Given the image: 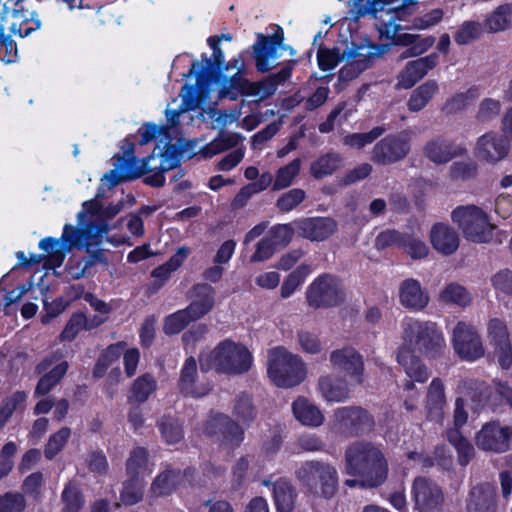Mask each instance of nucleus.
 I'll list each match as a JSON object with an SVG mask.
<instances>
[{
    "label": "nucleus",
    "instance_id": "1",
    "mask_svg": "<svg viewBox=\"0 0 512 512\" xmlns=\"http://www.w3.org/2000/svg\"><path fill=\"white\" fill-rule=\"evenodd\" d=\"M343 472L354 477L344 482L350 488H377L387 480L389 465L380 445L358 440L345 449Z\"/></svg>",
    "mask_w": 512,
    "mask_h": 512
},
{
    "label": "nucleus",
    "instance_id": "2",
    "mask_svg": "<svg viewBox=\"0 0 512 512\" xmlns=\"http://www.w3.org/2000/svg\"><path fill=\"white\" fill-rule=\"evenodd\" d=\"M368 3L372 6L374 25L380 37L395 44L410 46L402 53L401 59L420 55L434 44L433 37L420 39L414 34L400 33L405 28L401 24L405 15V0H368Z\"/></svg>",
    "mask_w": 512,
    "mask_h": 512
},
{
    "label": "nucleus",
    "instance_id": "3",
    "mask_svg": "<svg viewBox=\"0 0 512 512\" xmlns=\"http://www.w3.org/2000/svg\"><path fill=\"white\" fill-rule=\"evenodd\" d=\"M219 39L210 37L208 44L212 48L213 61L203 58L201 61L192 63L186 76L194 75L196 78L195 86H183L180 96L182 97L183 110H195L210 100V93L215 92V86L218 80L213 77L214 64L218 67L224 61V53L218 45Z\"/></svg>",
    "mask_w": 512,
    "mask_h": 512
},
{
    "label": "nucleus",
    "instance_id": "4",
    "mask_svg": "<svg viewBox=\"0 0 512 512\" xmlns=\"http://www.w3.org/2000/svg\"><path fill=\"white\" fill-rule=\"evenodd\" d=\"M253 363V356L248 348L239 342L225 339L208 352L200 356L202 369H215L226 374H243Z\"/></svg>",
    "mask_w": 512,
    "mask_h": 512
},
{
    "label": "nucleus",
    "instance_id": "5",
    "mask_svg": "<svg viewBox=\"0 0 512 512\" xmlns=\"http://www.w3.org/2000/svg\"><path fill=\"white\" fill-rule=\"evenodd\" d=\"M401 329V347L419 351L430 358L441 355L446 347L442 331L433 322L408 317L401 322Z\"/></svg>",
    "mask_w": 512,
    "mask_h": 512
},
{
    "label": "nucleus",
    "instance_id": "6",
    "mask_svg": "<svg viewBox=\"0 0 512 512\" xmlns=\"http://www.w3.org/2000/svg\"><path fill=\"white\" fill-rule=\"evenodd\" d=\"M451 219L466 240L477 244L491 242L497 230V226L491 222L489 214L474 204L456 207L451 213Z\"/></svg>",
    "mask_w": 512,
    "mask_h": 512
},
{
    "label": "nucleus",
    "instance_id": "7",
    "mask_svg": "<svg viewBox=\"0 0 512 512\" xmlns=\"http://www.w3.org/2000/svg\"><path fill=\"white\" fill-rule=\"evenodd\" d=\"M267 373L276 386L289 388L305 379L306 368L298 355L284 347H275L268 351Z\"/></svg>",
    "mask_w": 512,
    "mask_h": 512
},
{
    "label": "nucleus",
    "instance_id": "8",
    "mask_svg": "<svg viewBox=\"0 0 512 512\" xmlns=\"http://www.w3.org/2000/svg\"><path fill=\"white\" fill-rule=\"evenodd\" d=\"M193 301L188 307L167 316L163 330L173 335L181 332L189 323L205 316L214 306V289L208 284H197L192 290Z\"/></svg>",
    "mask_w": 512,
    "mask_h": 512
},
{
    "label": "nucleus",
    "instance_id": "9",
    "mask_svg": "<svg viewBox=\"0 0 512 512\" xmlns=\"http://www.w3.org/2000/svg\"><path fill=\"white\" fill-rule=\"evenodd\" d=\"M296 476L311 493L324 498H331L338 489L337 469L328 462H305L297 470Z\"/></svg>",
    "mask_w": 512,
    "mask_h": 512
},
{
    "label": "nucleus",
    "instance_id": "10",
    "mask_svg": "<svg viewBox=\"0 0 512 512\" xmlns=\"http://www.w3.org/2000/svg\"><path fill=\"white\" fill-rule=\"evenodd\" d=\"M306 300L308 305L314 308L338 306L345 300L344 285L334 275H320L308 286Z\"/></svg>",
    "mask_w": 512,
    "mask_h": 512
},
{
    "label": "nucleus",
    "instance_id": "11",
    "mask_svg": "<svg viewBox=\"0 0 512 512\" xmlns=\"http://www.w3.org/2000/svg\"><path fill=\"white\" fill-rule=\"evenodd\" d=\"M397 362L403 368L405 374L410 380L404 383V390L407 392L404 401L405 408L409 411L416 409L417 400L420 396L419 392L415 389L413 382L424 383L428 380L430 372L428 368L422 363L414 351L407 347L399 346L397 352Z\"/></svg>",
    "mask_w": 512,
    "mask_h": 512
},
{
    "label": "nucleus",
    "instance_id": "12",
    "mask_svg": "<svg viewBox=\"0 0 512 512\" xmlns=\"http://www.w3.org/2000/svg\"><path fill=\"white\" fill-rule=\"evenodd\" d=\"M104 214L96 199L85 201L82 210L77 215L80 228H74L69 224L64 226L61 236L63 249L69 251L73 247L89 246L91 243L88 241V234L92 232V218H100Z\"/></svg>",
    "mask_w": 512,
    "mask_h": 512
},
{
    "label": "nucleus",
    "instance_id": "13",
    "mask_svg": "<svg viewBox=\"0 0 512 512\" xmlns=\"http://www.w3.org/2000/svg\"><path fill=\"white\" fill-rule=\"evenodd\" d=\"M134 152L135 145L133 143H126L123 147V157L117 159L118 164L116 167L106 173L102 181L107 182L110 187H113L122 180L138 178L151 170L152 168L148 167V162L154 160V155L138 159L134 156Z\"/></svg>",
    "mask_w": 512,
    "mask_h": 512
},
{
    "label": "nucleus",
    "instance_id": "14",
    "mask_svg": "<svg viewBox=\"0 0 512 512\" xmlns=\"http://www.w3.org/2000/svg\"><path fill=\"white\" fill-rule=\"evenodd\" d=\"M388 50V45H361L353 46L342 52V60H347L339 71V79L350 81L356 78L362 71L368 67V61L371 57L380 56Z\"/></svg>",
    "mask_w": 512,
    "mask_h": 512
},
{
    "label": "nucleus",
    "instance_id": "15",
    "mask_svg": "<svg viewBox=\"0 0 512 512\" xmlns=\"http://www.w3.org/2000/svg\"><path fill=\"white\" fill-rule=\"evenodd\" d=\"M187 110L182 109V105L178 110L167 108L165 111L166 119L168 122L167 126H157L152 123H147L139 128L138 134L140 136L139 144L146 145L149 142L156 140V147L153 152L163 153L169 147H176L171 144L172 137L170 135V129L174 128L179 122V116L181 113Z\"/></svg>",
    "mask_w": 512,
    "mask_h": 512
},
{
    "label": "nucleus",
    "instance_id": "16",
    "mask_svg": "<svg viewBox=\"0 0 512 512\" xmlns=\"http://www.w3.org/2000/svg\"><path fill=\"white\" fill-rule=\"evenodd\" d=\"M373 424L371 416L360 407L337 408L333 414V428L349 435L367 433Z\"/></svg>",
    "mask_w": 512,
    "mask_h": 512
},
{
    "label": "nucleus",
    "instance_id": "17",
    "mask_svg": "<svg viewBox=\"0 0 512 512\" xmlns=\"http://www.w3.org/2000/svg\"><path fill=\"white\" fill-rule=\"evenodd\" d=\"M452 344L457 355L467 361H474L484 354L477 331L464 322H458L453 329Z\"/></svg>",
    "mask_w": 512,
    "mask_h": 512
},
{
    "label": "nucleus",
    "instance_id": "18",
    "mask_svg": "<svg viewBox=\"0 0 512 512\" xmlns=\"http://www.w3.org/2000/svg\"><path fill=\"white\" fill-rule=\"evenodd\" d=\"M511 439V427L492 421L482 426L476 434L475 443L484 451L503 453L508 450Z\"/></svg>",
    "mask_w": 512,
    "mask_h": 512
},
{
    "label": "nucleus",
    "instance_id": "19",
    "mask_svg": "<svg viewBox=\"0 0 512 512\" xmlns=\"http://www.w3.org/2000/svg\"><path fill=\"white\" fill-rule=\"evenodd\" d=\"M509 150V140L496 131H489L477 139L474 155L480 161L496 164L506 158Z\"/></svg>",
    "mask_w": 512,
    "mask_h": 512
},
{
    "label": "nucleus",
    "instance_id": "20",
    "mask_svg": "<svg viewBox=\"0 0 512 512\" xmlns=\"http://www.w3.org/2000/svg\"><path fill=\"white\" fill-rule=\"evenodd\" d=\"M410 135L401 132L390 135L377 143L373 149L372 159L381 164H391L403 159L410 150Z\"/></svg>",
    "mask_w": 512,
    "mask_h": 512
},
{
    "label": "nucleus",
    "instance_id": "21",
    "mask_svg": "<svg viewBox=\"0 0 512 512\" xmlns=\"http://www.w3.org/2000/svg\"><path fill=\"white\" fill-rule=\"evenodd\" d=\"M412 495L415 508L419 512H432L443 501L441 489L432 480L425 477H418L414 480Z\"/></svg>",
    "mask_w": 512,
    "mask_h": 512
},
{
    "label": "nucleus",
    "instance_id": "22",
    "mask_svg": "<svg viewBox=\"0 0 512 512\" xmlns=\"http://www.w3.org/2000/svg\"><path fill=\"white\" fill-rule=\"evenodd\" d=\"M424 156L436 165H443L453 158L463 156L467 148L463 144H457L443 137H435L429 140L423 148Z\"/></svg>",
    "mask_w": 512,
    "mask_h": 512
},
{
    "label": "nucleus",
    "instance_id": "23",
    "mask_svg": "<svg viewBox=\"0 0 512 512\" xmlns=\"http://www.w3.org/2000/svg\"><path fill=\"white\" fill-rule=\"evenodd\" d=\"M154 160L148 162V167L152 169L146 173L153 172L145 178V183L154 187H161L165 183L163 173L176 168L180 163L181 153L177 147H169L163 153L152 152Z\"/></svg>",
    "mask_w": 512,
    "mask_h": 512
},
{
    "label": "nucleus",
    "instance_id": "24",
    "mask_svg": "<svg viewBox=\"0 0 512 512\" xmlns=\"http://www.w3.org/2000/svg\"><path fill=\"white\" fill-rule=\"evenodd\" d=\"M329 359L335 369L346 372L358 384L363 383V358L354 348L344 347L334 350L331 352Z\"/></svg>",
    "mask_w": 512,
    "mask_h": 512
},
{
    "label": "nucleus",
    "instance_id": "25",
    "mask_svg": "<svg viewBox=\"0 0 512 512\" xmlns=\"http://www.w3.org/2000/svg\"><path fill=\"white\" fill-rule=\"evenodd\" d=\"M230 67L237 69V72L230 79H224L219 83L218 94L215 100L212 99V96L210 95V100H208L204 105L210 103L216 105L219 99L229 98L230 100H236L240 94L247 95V87L250 82L240 74L243 67L242 59H234L231 64L225 67V69L229 70Z\"/></svg>",
    "mask_w": 512,
    "mask_h": 512
},
{
    "label": "nucleus",
    "instance_id": "26",
    "mask_svg": "<svg viewBox=\"0 0 512 512\" xmlns=\"http://www.w3.org/2000/svg\"><path fill=\"white\" fill-rule=\"evenodd\" d=\"M9 15L13 18V22L9 28L11 35H18L21 38L28 37L32 32L41 28V21L35 11L26 9L22 0L14 2V8L9 6Z\"/></svg>",
    "mask_w": 512,
    "mask_h": 512
},
{
    "label": "nucleus",
    "instance_id": "27",
    "mask_svg": "<svg viewBox=\"0 0 512 512\" xmlns=\"http://www.w3.org/2000/svg\"><path fill=\"white\" fill-rule=\"evenodd\" d=\"M438 63V55L432 53L417 60L408 62L403 71L398 76V86L409 89L422 79L428 71L433 69Z\"/></svg>",
    "mask_w": 512,
    "mask_h": 512
},
{
    "label": "nucleus",
    "instance_id": "28",
    "mask_svg": "<svg viewBox=\"0 0 512 512\" xmlns=\"http://www.w3.org/2000/svg\"><path fill=\"white\" fill-rule=\"evenodd\" d=\"M446 406L444 383L440 378H434L428 386L425 400L427 419L442 424Z\"/></svg>",
    "mask_w": 512,
    "mask_h": 512
},
{
    "label": "nucleus",
    "instance_id": "29",
    "mask_svg": "<svg viewBox=\"0 0 512 512\" xmlns=\"http://www.w3.org/2000/svg\"><path fill=\"white\" fill-rule=\"evenodd\" d=\"M296 226L300 234L310 241H324L337 231V223L329 217L303 219Z\"/></svg>",
    "mask_w": 512,
    "mask_h": 512
},
{
    "label": "nucleus",
    "instance_id": "30",
    "mask_svg": "<svg viewBox=\"0 0 512 512\" xmlns=\"http://www.w3.org/2000/svg\"><path fill=\"white\" fill-rule=\"evenodd\" d=\"M204 432L209 435L220 433L224 441L238 445L243 440V430L240 426L223 414H215L207 422Z\"/></svg>",
    "mask_w": 512,
    "mask_h": 512
},
{
    "label": "nucleus",
    "instance_id": "31",
    "mask_svg": "<svg viewBox=\"0 0 512 512\" xmlns=\"http://www.w3.org/2000/svg\"><path fill=\"white\" fill-rule=\"evenodd\" d=\"M400 303L412 311H421L429 303L428 292L415 279L404 280L399 287Z\"/></svg>",
    "mask_w": 512,
    "mask_h": 512
},
{
    "label": "nucleus",
    "instance_id": "32",
    "mask_svg": "<svg viewBox=\"0 0 512 512\" xmlns=\"http://www.w3.org/2000/svg\"><path fill=\"white\" fill-rule=\"evenodd\" d=\"M430 242L438 253L451 255L457 251L460 239L454 228L447 224L436 223L430 231Z\"/></svg>",
    "mask_w": 512,
    "mask_h": 512
},
{
    "label": "nucleus",
    "instance_id": "33",
    "mask_svg": "<svg viewBox=\"0 0 512 512\" xmlns=\"http://www.w3.org/2000/svg\"><path fill=\"white\" fill-rule=\"evenodd\" d=\"M197 364L193 357L186 359L180 374L179 388L185 395L202 397L209 393L212 386L209 383H196Z\"/></svg>",
    "mask_w": 512,
    "mask_h": 512
},
{
    "label": "nucleus",
    "instance_id": "34",
    "mask_svg": "<svg viewBox=\"0 0 512 512\" xmlns=\"http://www.w3.org/2000/svg\"><path fill=\"white\" fill-rule=\"evenodd\" d=\"M292 413L298 422L307 427H319L325 420L321 409L304 396H299L293 401Z\"/></svg>",
    "mask_w": 512,
    "mask_h": 512
},
{
    "label": "nucleus",
    "instance_id": "35",
    "mask_svg": "<svg viewBox=\"0 0 512 512\" xmlns=\"http://www.w3.org/2000/svg\"><path fill=\"white\" fill-rule=\"evenodd\" d=\"M318 390L327 402H343L350 396V389L346 381L331 375L320 377Z\"/></svg>",
    "mask_w": 512,
    "mask_h": 512
},
{
    "label": "nucleus",
    "instance_id": "36",
    "mask_svg": "<svg viewBox=\"0 0 512 512\" xmlns=\"http://www.w3.org/2000/svg\"><path fill=\"white\" fill-rule=\"evenodd\" d=\"M254 53L258 71L267 72L276 66L280 48L270 44L267 37L259 35V41L254 44Z\"/></svg>",
    "mask_w": 512,
    "mask_h": 512
},
{
    "label": "nucleus",
    "instance_id": "37",
    "mask_svg": "<svg viewBox=\"0 0 512 512\" xmlns=\"http://www.w3.org/2000/svg\"><path fill=\"white\" fill-rule=\"evenodd\" d=\"M11 0H1L3 10L0 12V59L5 63H14L18 59V49L16 42L11 35L5 34L4 23L9 14V2Z\"/></svg>",
    "mask_w": 512,
    "mask_h": 512
},
{
    "label": "nucleus",
    "instance_id": "38",
    "mask_svg": "<svg viewBox=\"0 0 512 512\" xmlns=\"http://www.w3.org/2000/svg\"><path fill=\"white\" fill-rule=\"evenodd\" d=\"M186 476L181 471L176 469H167L161 472L153 481L151 485V493L154 496L170 495Z\"/></svg>",
    "mask_w": 512,
    "mask_h": 512
},
{
    "label": "nucleus",
    "instance_id": "39",
    "mask_svg": "<svg viewBox=\"0 0 512 512\" xmlns=\"http://www.w3.org/2000/svg\"><path fill=\"white\" fill-rule=\"evenodd\" d=\"M502 108L503 104L500 99L484 97L477 106L475 120L482 125L491 124L499 118Z\"/></svg>",
    "mask_w": 512,
    "mask_h": 512
},
{
    "label": "nucleus",
    "instance_id": "40",
    "mask_svg": "<svg viewBox=\"0 0 512 512\" xmlns=\"http://www.w3.org/2000/svg\"><path fill=\"white\" fill-rule=\"evenodd\" d=\"M157 381L146 373L138 377L132 384L128 402L143 403L156 391Z\"/></svg>",
    "mask_w": 512,
    "mask_h": 512
},
{
    "label": "nucleus",
    "instance_id": "41",
    "mask_svg": "<svg viewBox=\"0 0 512 512\" xmlns=\"http://www.w3.org/2000/svg\"><path fill=\"white\" fill-rule=\"evenodd\" d=\"M438 91V83L435 80H428L416 88L409 100L408 109L412 112L422 110Z\"/></svg>",
    "mask_w": 512,
    "mask_h": 512
},
{
    "label": "nucleus",
    "instance_id": "42",
    "mask_svg": "<svg viewBox=\"0 0 512 512\" xmlns=\"http://www.w3.org/2000/svg\"><path fill=\"white\" fill-rule=\"evenodd\" d=\"M273 494L279 512H292L294 509L295 492L290 483L280 479L274 483Z\"/></svg>",
    "mask_w": 512,
    "mask_h": 512
},
{
    "label": "nucleus",
    "instance_id": "43",
    "mask_svg": "<svg viewBox=\"0 0 512 512\" xmlns=\"http://www.w3.org/2000/svg\"><path fill=\"white\" fill-rule=\"evenodd\" d=\"M512 5L503 4L497 7L485 20L486 29L489 32H502L511 27Z\"/></svg>",
    "mask_w": 512,
    "mask_h": 512
},
{
    "label": "nucleus",
    "instance_id": "44",
    "mask_svg": "<svg viewBox=\"0 0 512 512\" xmlns=\"http://www.w3.org/2000/svg\"><path fill=\"white\" fill-rule=\"evenodd\" d=\"M125 349V342H118L108 346L107 349L100 355L94 367L93 375L97 378L103 377L108 368L118 361Z\"/></svg>",
    "mask_w": 512,
    "mask_h": 512
},
{
    "label": "nucleus",
    "instance_id": "45",
    "mask_svg": "<svg viewBox=\"0 0 512 512\" xmlns=\"http://www.w3.org/2000/svg\"><path fill=\"white\" fill-rule=\"evenodd\" d=\"M36 369L38 373H43L58 384L67 372L68 363L61 356L55 354L45 358Z\"/></svg>",
    "mask_w": 512,
    "mask_h": 512
},
{
    "label": "nucleus",
    "instance_id": "46",
    "mask_svg": "<svg viewBox=\"0 0 512 512\" xmlns=\"http://www.w3.org/2000/svg\"><path fill=\"white\" fill-rule=\"evenodd\" d=\"M102 318H94L93 321L90 323L86 316L81 313H74L70 320L68 321L67 325L65 326L64 330L61 333V338L63 340H73L77 334L83 330V329H91L95 326L100 325L103 323Z\"/></svg>",
    "mask_w": 512,
    "mask_h": 512
},
{
    "label": "nucleus",
    "instance_id": "47",
    "mask_svg": "<svg viewBox=\"0 0 512 512\" xmlns=\"http://www.w3.org/2000/svg\"><path fill=\"white\" fill-rule=\"evenodd\" d=\"M189 252V249L186 247L178 248L175 254L172 255L166 263L152 271V277L159 279L161 284L165 282L170 277L171 273L176 271L183 264Z\"/></svg>",
    "mask_w": 512,
    "mask_h": 512
},
{
    "label": "nucleus",
    "instance_id": "48",
    "mask_svg": "<svg viewBox=\"0 0 512 512\" xmlns=\"http://www.w3.org/2000/svg\"><path fill=\"white\" fill-rule=\"evenodd\" d=\"M439 298L447 304L465 307L471 303L472 297L465 287L458 283H449L440 292Z\"/></svg>",
    "mask_w": 512,
    "mask_h": 512
},
{
    "label": "nucleus",
    "instance_id": "49",
    "mask_svg": "<svg viewBox=\"0 0 512 512\" xmlns=\"http://www.w3.org/2000/svg\"><path fill=\"white\" fill-rule=\"evenodd\" d=\"M242 138L243 137L238 133L222 132L217 138H215L203 148L202 153L205 157H212L227 149L237 146Z\"/></svg>",
    "mask_w": 512,
    "mask_h": 512
},
{
    "label": "nucleus",
    "instance_id": "50",
    "mask_svg": "<svg viewBox=\"0 0 512 512\" xmlns=\"http://www.w3.org/2000/svg\"><path fill=\"white\" fill-rule=\"evenodd\" d=\"M126 470L133 479L151 472V469L148 467L147 451L144 448L137 447L132 450L126 462Z\"/></svg>",
    "mask_w": 512,
    "mask_h": 512
},
{
    "label": "nucleus",
    "instance_id": "51",
    "mask_svg": "<svg viewBox=\"0 0 512 512\" xmlns=\"http://www.w3.org/2000/svg\"><path fill=\"white\" fill-rule=\"evenodd\" d=\"M311 272L312 267L310 265L303 264L298 266L283 281L281 286V297L289 298L304 283Z\"/></svg>",
    "mask_w": 512,
    "mask_h": 512
},
{
    "label": "nucleus",
    "instance_id": "52",
    "mask_svg": "<svg viewBox=\"0 0 512 512\" xmlns=\"http://www.w3.org/2000/svg\"><path fill=\"white\" fill-rule=\"evenodd\" d=\"M341 158L338 154L328 153L319 157L311 164V174L313 177L320 179L331 175L340 167Z\"/></svg>",
    "mask_w": 512,
    "mask_h": 512
},
{
    "label": "nucleus",
    "instance_id": "53",
    "mask_svg": "<svg viewBox=\"0 0 512 512\" xmlns=\"http://www.w3.org/2000/svg\"><path fill=\"white\" fill-rule=\"evenodd\" d=\"M448 440L455 447L458 454V462L466 466L474 457V448L471 443L463 438L457 430L448 432Z\"/></svg>",
    "mask_w": 512,
    "mask_h": 512
},
{
    "label": "nucleus",
    "instance_id": "54",
    "mask_svg": "<svg viewBox=\"0 0 512 512\" xmlns=\"http://www.w3.org/2000/svg\"><path fill=\"white\" fill-rule=\"evenodd\" d=\"M300 168V159H294L289 164L279 168L273 182V190H281L289 187L294 178L299 174Z\"/></svg>",
    "mask_w": 512,
    "mask_h": 512
},
{
    "label": "nucleus",
    "instance_id": "55",
    "mask_svg": "<svg viewBox=\"0 0 512 512\" xmlns=\"http://www.w3.org/2000/svg\"><path fill=\"white\" fill-rule=\"evenodd\" d=\"M233 416L242 424H249L256 416L251 398L246 394L239 395L233 407Z\"/></svg>",
    "mask_w": 512,
    "mask_h": 512
},
{
    "label": "nucleus",
    "instance_id": "56",
    "mask_svg": "<svg viewBox=\"0 0 512 512\" xmlns=\"http://www.w3.org/2000/svg\"><path fill=\"white\" fill-rule=\"evenodd\" d=\"M488 336L495 349L511 344L507 325L497 318L489 321Z\"/></svg>",
    "mask_w": 512,
    "mask_h": 512
},
{
    "label": "nucleus",
    "instance_id": "57",
    "mask_svg": "<svg viewBox=\"0 0 512 512\" xmlns=\"http://www.w3.org/2000/svg\"><path fill=\"white\" fill-rule=\"evenodd\" d=\"M62 501L64 507L62 512H78L83 505V499L75 483L69 482L63 492Z\"/></svg>",
    "mask_w": 512,
    "mask_h": 512
},
{
    "label": "nucleus",
    "instance_id": "58",
    "mask_svg": "<svg viewBox=\"0 0 512 512\" xmlns=\"http://www.w3.org/2000/svg\"><path fill=\"white\" fill-rule=\"evenodd\" d=\"M159 429L167 444L178 443L183 438L181 426L172 417H163L159 422Z\"/></svg>",
    "mask_w": 512,
    "mask_h": 512
},
{
    "label": "nucleus",
    "instance_id": "59",
    "mask_svg": "<svg viewBox=\"0 0 512 512\" xmlns=\"http://www.w3.org/2000/svg\"><path fill=\"white\" fill-rule=\"evenodd\" d=\"M71 435V430L63 427L49 437L44 454L49 460L53 459L64 447Z\"/></svg>",
    "mask_w": 512,
    "mask_h": 512
},
{
    "label": "nucleus",
    "instance_id": "60",
    "mask_svg": "<svg viewBox=\"0 0 512 512\" xmlns=\"http://www.w3.org/2000/svg\"><path fill=\"white\" fill-rule=\"evenodd\" d=\"M26 393L17 391L6 398L0 407V429L7 423L13 412L26 400Z\"/></svg>",
    "mask_w": 512,
    "mask_h": 512
},
{
    "label": "nucleus",
    "instance_id": "61",
    "mask_svg": "<svg viewBox=\"0 0 512 512\" xmlns=\"http://www.w3.org/2000/svg\"><path fill=\"white\" fill-rule=\"evenodd\" d=\"M384 131L382 127H375L367 133L349 134L344 137V144L353 148H362L380 137Z\"/></svg>",
    "mask_w": 512,
    "mask_h": 512
},
{
    "label": "nucleus",
    "instance_id": "62",
    "mask_svg": "<svg viewBox=\"0 0 512 512\" xmlns=\"http://www.w3.org/2000/svg\"><path fill=\"white\" fill-rule=\"evenodd\" d=\"M482 33V26L476 21H466L455 34V41L459 45H466L477 39Z\"/></svg>",
    "mask_w": 512,
    "mask_h": 512
},
{
    "label": "nucleus",
    "instance_id": "63",
    "mask_svg": "<svg viewBox=\"0 0 512 512\" xmlns=\"http://www.w3.org/2000/svg\"><path fill=\"white\" fill-rule=\"evenodd\" d=\"M478 166L472 160L454 162L449 169L450 177L454 180H468L477 175Z\"/></svg>",
    "mask_w": 512,
    "mask_h": 512
},
{
    "label": "nucleus",
    "instance_id": "64",
    "mask_svg": "<svg viewBox=\"0 0 512 512\" xmlns=\"http://www.w3.org/2000/svg\"><path fill=\"white\" fill-rule=\"evenodd\" d=\"M26 501L22 494L7 492L0 495V512H23Z\"/></svg>",
    "mask_w": 512,
    "mask_h": 512
}]
</instances>
